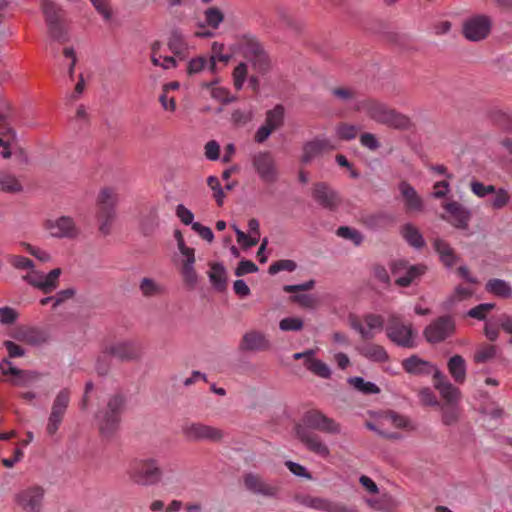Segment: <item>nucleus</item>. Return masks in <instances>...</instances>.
<instances>
[{
	"label": "nucleus",
	"mask_w": 512,
	"mask_h": 512,
	"mask_svg": "<svg viewBox=\"0 0 512 512\" xmlns=\"http://www.w3.org/2000/svg\"><path fill=\"white\" fill-rule=\"evenodd\" d=\"M284 108L281 105L275 106L273 109L267 111L265 124L273 131L283 125Z\"/></svg>",
	"instance_id": "nucleus-38"
},
{
	"label": "nucleus",
	"mask_w": 512,
	"mask_h": 512,
	"mask_svg": "<svg viewBox=\"0 0 512 512\" xmlns=\"http://www.w3.org/2000/svg\"><path fill=\"white\" fill-rule=\"evenodd\" d=\"M139 289L145 297L161 295L164 292V287L162 285L148 277L141 280Z\"/></svg>",
	"instance_id": "nucleus-39"
},
{
	"label": "nucleus",
	"mask_w": 512,
	"mask_h": 512,
	"mask_svg": "<svg viewBox=\"0 0 512 512\" xmlns=\"http://www.w3.org/2000/svg\"><path fill=\"white\" fill-rule=\"evenodd\" d=\"M248 61L252 64L253 68L260 73H265L270 68V60L264 50L259 54L253 56Z\"/></svg>",
	"instance_id": "nucleus-50"
},
{
	"label": "nucleus",
	"mask_w": 512,
	"mask_h": 512,
	"mask_svg": "<svg viewBox=\"0 0 512 512\" xmlns=\"http://www.w3.org/2000/svg\"><path fill=\"white\" fill-rule=\"evenodd\" d=\"M398 189L403 198L405 207L411 212H421L424 209V202L416 189L407 181H402L398 185Z\"/></svg>",
	"instance_id": "nucleus-22"
},
{
	"label": "nucleus",
	"mask_w": 512,
	"mask_h": 512,
	"mask_svg": "<svg viewBox=\"0 0 512 512\" xmlns=\"http://www.w3.org/2000/svg\"><path fill=\"white\" fill-rule=\"evenodd\" d=\"M335 146L328 139H315L309 141L303 146L302 162L309 163L315 157L322 154L325 151L334 150Z\"/></svg>",
	"instance_id": "nucleus-25"
},
{
	"label": "nucleus",
	"mask_w": 512,
	"mask_h": 512,
	"mask_svg": "<svg viewBox=\"0 0 512 512\" xmlns=\"http://www.w3.org/2000/svg\"><path fill=\"white\" fill-rule=\"evenodd\" d=\"M14 338L33 346L45 344L49 339L48 335L44 331L33 328L19 330L14 335Z\"/></svg>",
	"instance_id": "nucleus-29"
},
{
	"label": "nucleus",
	"mask_w": 512,
	"mask_h": 512,
	"mask_svg": "<svg viewBox=\"0 0 512 512\" xmlns=\"http://www.w3.org/2000/svg\"><path fill=\"white\" fill-rule=\"evenodd\" d=\"M387 337L396 345L412 348L414 343V331L411 324H404L399 315L391 314L386 326Z\"/></svg>",
	"instance_id": "nucleus-6"
},
{
	"label": "nucleus",
	"mask_w": 512,
	"mask_h": 512,
	"mask_svg": "<svg viewBox=\"0 0 512 512\" xmlns=\"http://www.w3.org/2000/svg\"><path fill=\"white\" fill-rule=\"evenodd\" d=\"M434 387L449 405H456L460 401V390L449 382L440 370L435 371Z\"/></svg>",
	"instance_id": "nucleus-21"
},
{
	"label": "nucleus",
	"mask_w": 512,
	"mask_h": 512,
	"mask_svg": "<svg viewBox=\"0 0 512 512\" xmlns=\"http://www.w3.org/2000/svg\"><path fill=\"white\" fill-rule=\"evenodd\" d=\"M271 342L265 333L258 330L247 331L239 343L241 352H259L271 349Z\"/></svg>",
	"instance_id": "nucleus-19"
},
{
	"label": "nucleus",
	"mask_w": 512,
	"mask_h": 512,
	"mask_svg": "<svg viewBox=\"0 0 512 512\" xmlns=\"http://www.w3.org/2000/svg\"><path fill=\"white\" fill-rule=\"evenodd\" d=\"M124 403L125 399L121 394H113L109 397L106 407L98 412V426L104 437L112 436L118 429Z\"/></svg>",
	"instance_id": "nucleus-5"
},
{
	"label": "nucleus",
	"mask_w": 512,
	"mask_h": 512,
	"mask_svg": "<svg viewBox=\"0 0 512 512\" xmlns=\"http://www.w3.org/2000/svg\"><path fill=\"white\" fill-rule=\"evenodd\" d=\"M336 134L341 140L351 141L356 138L358 128L352 124L341 123L336 127Z\"/></svg>",
	"instance_id": "nucleus-48"
},
{
	"label": "nucleus",
	"mask_w": 512,
	"mask_h": 512,
	"mask_svg": "<svg viewBox=\"0 0 512 512\" xmlns=\"http://www.w3.org/2000/svg\"><path fill=\"white\" fill-rule=\"evenodd\" d=\"M297 264L295 261L290 259H283L273 262L269 267V274L275 275L280 271H289L292 272L296 269Z\"/></svg>",
	"instance_id": "nucleus-51"
},
{
	"label": "nucleus",
	"mask_w": 512,
	"mask_h": 512,
	"mask_svg": "<svg viewBox=\"0 0 512 512\" xmlns=\"http://www.w3.org/2000/svg\"><path fill=\"white\" fill-rule=\"evenodd\" d=\"M485 289L488 293L502 298H509L512 295L511 285L503 279L493 278L488 280Z\"/></svg>",
	"instance_id": "nucleus-32"
},
{
	"label": "nucleus",
	"mask_w": 512,
	"mask_h": 512,
	"mask_svg": "<svg viewBox=\"0 0 512 512\" xmlns=\"http://www.w3.org/2000/svg\"><path fill=\"white\" fill-rule=\"evenodd\" d=\"M62 271L60 268L51 270L48 274L31 270V273L23 276V280L31 286L38 288L48 294L54 291L58 286V279Z\"/></svg>",
	"instance_id": "nucleus-15"
},
{
	"label": "nucleus",
	"mask_w": 512,
	"mask_h": 512,
	"mask_svg": "<svg viewBox=\"0 0 512 512\" xmlns=\"http://www.w3.org/2000/svg\"><path fill=\"white\" fill-rule=\"evenodd\" d=\"M204 15L207 25L214 29H217L224 20V14L216 7L208 8Z\"/></svg>",
	"instance_id": "nucleus-47"
},
{
	"label": "nucleus",
	"mask_w": 512,
	"mask_h": 512,
	"mask_svg": "<svg viewBox=\"0 0 512 512\" xmlns=\"http://www.w3.org/2000/svg\"><path fill=\"white\" fill-rule=\"evenodd\" d=\"M401 236L415 249H422L426 242L416 226L411 223L404 224L400 229Z\"/></svg>",
	"instance_id": "nucleus-31"
},
{
	"label": "nucleus",
	"mask_w": 512,
	"mask_h": 512,
	"mask_svg": "<svg viewBox=\"0 0 512 512\" xmlns=\"http://www.w3.org/2000/svg\"><path fill=\"white\" fill-rule=\"evenodd\" d=\"M360 355L373 362H386L389 359L388 353L385 348L375 343H367L363 346L357 347Z\"/></svg>",
	"instance_id": "nucleus-28"
},
{
	"label": "nucleus",
	"mask_w": 512,
	"mask_h": 512,
	"mask_svg": "<svg viewBox=\"0 0 512 512\" xmlns=\"http://www.w3.org/2000/svg\"><path fill=\"white\" fill-rule=\"evenodd\" d=\"M494 198L491 201V206L495 210L504 208L510 201V195L507 190L500 188L494 192Z\"/></svg>",
	"instance_id": "nucleus-53"
},
{
	"label": "nucleus",
	"mask_w": 512,
	"mask_h": 512,
	"mask_svg": "<svg viewBox=\"0 0 512 512\" xmlns=\"http://www.w3.org/2000/svg\"><path fill=\"white\" fill-rule=\"evenodd\" d=\"M348 382L358 391L364 394H377L380 388L373 382L365 381L362 377H352Z\"/></svg>",
	"instance_id": "nucleus-43"
},
{
	"label": "nucleus",
	"mask_w": 512,
	"mask_h": 512,
	"mask_svg": "<svg viewBox=\"0 0 512 512\" xmlns=\"http://www.w3.org/2000/svg\"><path fill=\"white\" fill-rule=\"evenodd\" d=\"M247 77V64L239 63L233 71L234 86L237 90H241Z\"/></svg>",
	"instance_id": "nucleus-55"
},
{
	"label": "nucleus",
	"mask_w": 512,
	"mask_h": 512,
	"mask_svg": "<svg viewBox=\"0 0 512 512\" xmlns=\"http://www.w3.org/2000/svg\"><path fill=\"white\" fill-rule=\"evenodd\" d=\"M455 331V322L450 316H441L431 322L423 331L427 342L436 344L450 337Z\"/></svg>",
	"instance_id": "nucleus-10"
},
{
	"label": "nucleus",
	"mask_w": 512,
	"mask_h": 512,
	"mask_svg": "<svg viewBox=\"0 0 512 512\" xmlns=\"http://www.w3.org/2000/svg\"><path fill=\"white\" fill-rule=\"evenodd\" d=\"M127 473L133 483L143 487L156 485L163 478L159 460L153 457L135 460L130 464Z\"/></svg>",
	"instance_id": "nucleus-3"
},
{
	"label": "nucleus",
	"mask_w": 512,
	"mask_h": 512,
	"mask_svg": "<svg viewBox=\"0 0 512 512\" xmlns=\"http://www.w3.org/2000/svg\"><path fill=\"white\" fill-rule=\"evenodd\" d=\"M42 11L47 24L61 21V8L53 0H43Z\"/></svg>",
	"instance_id": "nucleus-37"
},
{
	"label": "nucleus",
	"mask_w": 512,
	"mask_h": 512,
	"mask_svg": "<svg viewBox=\"0 0 512 512\" xmlns=\"http://www.w3.org/2000/svg\"><path fill=\"white\" fill-rule=\"evenodd\" d=\"M181 432L188 441L193 442H220L224 438L221 429L201 422H186L182 425Z\"/></svg>",
	"instance_id": "nucleus-8"
},
{
	"label": "nucleus",
	"mask_w": 512,
	"mask_h": 512,
	"mask_svg": "<svg viewBox=\"0 0 512 512\" xmlns=\"http://www.w3.org/2000/svg\"><path fill=\"white\" fill-rule=\"evenodd\" d=\"M207 185L213 191V197L218 206H222L225 198V193L223 191L219 179L216 176H209L207 178Z\"/></svg>",
	"instance_id": "nucleus-49"
},
{
	"label": "nucleus",
	"mask_w": 512,
	"mask_h": 512,
	"mask_svg": "<svg viewBox=\"0 0 512 512\" xmlns=\"http://www.w3.org/2000/svg\"><path fill=\"white\" fill-rule=\"evenodd\" d=\"M70 395V390L63 388L55 396L46 426L48 435L53 436L58 431L69 406Z\"/></svg>",
	"instance_id": "nucleus-9"
},
{
	"label": "nucleus",
	"mask_w": 512,
	"mask_h": 512,
	"mask_svg": "<svg viewBox=\"0 0 512 512\" xmlns=\"http://www.w3.org/2000/svg\"><path fill=\"white\" fill-rule=\"evenodd\" d=\"M403 369L412 375L421 376L435 374L436 370H439L434 364L426 361L417 355H412L402 361Z\"/></svg>",
	"instance_id": "nucleus-24"
},
{
	"label": "nucleus",
	"mask_w": 512,
	"mask_h": 512,
	"mask_svg": "<svg viewBox=\"0 0 512 512\" xmlns=\"http://www.w3.org/2000/svg\"><path fill=\"white\" fill-rule=\"evenodd\" d=\"M445 210L451 215L450 223L458 229L466 230L471 219V211L465 208L457 201H452L444 205Z\"/></svg>",
	"instance_id": "nucleus-23"
},
{
	"label": "nucleus",
	"mask_w": 512,
	"mask_h": 512,
	"mask_svg": "<svg viewBox=\"0 0 512 512\" xmlns=\"http://www.w3.org/2000/svg\"><path fill=\"white\" fill-rule=\"evenodd\" d=\"M497 348L494 345L483 344L480 345L474 353V361L476 363H486L496 357Z\"/></svg>",
	"instance_id": "nucleus-41"
},
{
	"label": "nucleus",
	"mask_w": 512,
	"mask_h": 512,
	"mask_svg": "<svg viewBox=\"0 0 512 512\" xmlns=\"http://www.w3.org/2000/svg\"><path fill=\"white\" fill-rule=\"evenodd\" d=\"M448 371L454 381L463 384L466 380L467 366L465 359L461 355L452 356L447 363Z\"/></svg>",
	"instance_id": "nucleus-27"
},
{
	"label": "nucleus",
	"mask_w": 512,
	"mask_h": 512,
	"mask_svg": "<svg viewBox=\"0 0 512 512\" xmlns=\"http://www.w3.org/2000/svg\"><path fill=\"white\" fill-rule=\"evenodd\" d=\"M45 228L54 238L75 239L80 234V229L76 225L73 218L69 216H61L54 220H48Z\"/></svg>",
	"instance_id": "nucleus-13"
},
{
	"label": "nucleus",
	"mask_w": 512,
	"mask_h": 512,
	"mask_svg": "<svg viewBox=\"0 0 512 512\" xmlns=\"http://www.w3.org/2000/svg\"><path fill=\"white\" fill-rule=\"evenodd\" d=\"M8 262L17 270H33L35 267L31 259L20 255L9 256Z\"/></svg>",
	"instance_id": "nucleus-52"
},
{
	"label": "nucleus",
	"mask_w": 512,
	"mask_h": 512,
	"mask_svg": "<svg viewBox=\"0 0 512 512\" xmlns=\"http://www.w3.org/2000/svg\"><path fill=\"white\" fill-rule=\"evenodd\" d=\"M252 165L263 182L272 184L278 180L276 161L270 152L264 151L254 154Z\"/></svg>",
	"instance_id": "nucleus-11"
},
{
	"label": "nucleus",
	"mask_w": 512,
	"mask_h": 512,
	"mask_svg": "<svg viewBox=\"0 0 512 512\" xmlns=\"http://www.w3.org/2000/svg\"><path fill=\"white\" fill-rule=\"evenodd\" d=\"M159 225L158 208L151 206L141 219V229L145 235L151 234Z\"/></svg>",
	"instance_id": "nucleus-35"
},
{
	"label": "nucleus",
	"mask_w": 512,
	"mask_h": 512,
	"mask_svg": "<svg viewBox=\"0 0 512 512\" xmlns=\"http://www.w3.org/2000/svg\"><path fill=\"white\" fill-rule=\"evenodd\" d=\"M210 268L208 277L213 288L219 292H223L227 288V272L225 267L221 263H212L210 264Z\"/></svg>",
	"instance_id": "nucleus-30"
},
{
	"label": "nucleus",
	"mask_w": 512,
	"mask_h": 512,
	"mask_svg": "<svg viewBox=\"0 0 512 512\" xmlns=\"http://www.w3.org/2000/svg\"><path fill=\"white\" fill-rule=\"evenodd\" d=\"M49 35L52 39L64 43L69 40L68 33L64 26L61 24V21L49 23L47 24Z\"/></svg>",
	"instance_id": "nucleus-46"
},
{
	"label": "nucleus",
	"mask_w": 512,
	"mask_h": 512,
	"mask_svg": "<svg viewBox=\"0 0 512 512\" xmlns=\"http://www.w3.org/2000/svg\"><path fill=\"white\" fill-rule=\"evenodd\" d=\"M96 11L102 15L104 20L109 21L112 18V10L108 0H90Z\"/></svg>",
	"instance_id": "nucleus-61"
},
{
	"label": "nucleus",
	"mask_w": 512,
	"mask_h": 512,
	"mask_svg": "<svg viewBox=\"0 0 512 512\" xmlns=\"http://www.w3.org/2000/svg\"><path fill=\"white\" fill-rule=\"evenodd\" d=\"M392 272L399 275L395 281L398 286L408 287L414 279L426 272V266L422 264L408 266L406 262L398 261L393 264Z\"/></svg>",
	"instance_id": "nucleus-18"
},
{
	"label": "nucleus",
	"mask_w": 512,
	"mask_h": 512,
	"mask_svg": "<svg viewBox=\"0 0 512 512\" xmlns=\"http://www.w3.org/2000/svg\"><path fill=\"white\" fill-rule=\"evenodd\" d=\"M471 191L478 197L484 198L489 194L496 192V188L493 185H484L480 181H472L470 183Z\"/></svg>",
	"instance_id": "nucleus-57"
},
{
	"label": "nucleus",
	"mask_w": 512,
	"mask_h": 512,
	"mask_svg": "<svg viewBox=\"0 0 512 512\" xmlns=\"http://www.w3.org/2000/svg\"><path fill=\"white\" fill-rule=\"evenodd\" d=\"M176 216L180 219V221L184 225H191L195 224L194 220V214L190 209L185 207L183 204H179L176 207Z\"/></svg>",
	"instance_id": "nucleus-64"
},
{
	"label": "nucleus",
	"mask_w": 512,
	"mask_h": 512,
	"mask_svg": "<svg viewBox=\"0 0 512 512\" xmlns=\"http://www.w3.org/2000/svg\"><path fill=\"white\" fill-rule=\"evenodd\" d=\"M295 500L302 506L310 507L315 510L324 512H354L353 509L345 506L342 503L334 502L321 497H314L311 495H299Z\"/></svg>",
	"instance_id": "nucleus-16"
},
{
	"label": "nucleus",
	"mask_w": 512,
	"mask_h": 512,
	"mask_svg": "<svg viewBox=\"0 0 512 512\" xmlns=\"http://www.w3.org/2000/svg\"><path fill=\"white\" fill-rule=\"evenodd\" d=\"M491 26L492 22L488 16H473L464 22L463 35L469 41L478 42L488 37Z\"/></svg>",
	"instance_id": "nucleus-12"
},
{
	"label": "nucleus",
	"mask_w": 512,
	"mask_h": 512,
	"mask_svg": "<svg viewBox=\"0 0 512 512\" xmlns=\"http://www.w3.org/2000/svg\"><path fill=\"white\" fill-rule=\"evenodd\" d=\"M373 121L397 130H407L412 126L408 116L376 100H365L358 106Z\"/></svg>",
	"instance_id": "nucleus-2"
},
{
	"label": "nucleus",
	"mask_w": 512,
	"mask_h": 512,
	"mask_svg": "<svg viewBox=\"0 0 512 512\" xmlns=\"http://www.w3.org/2000/svg\"><path fill=\"white\" fill-rule=\"evenodd\" d=\"M494 307H495L494 303H482V304H479V305L475 306L474 308L470 309L467 312V315L471 318L483 320V319H485L486 314L489 311H491L492 309H494Z\"/></svg>",
	"instance_id": "nucleus-56"
},
{
	"label": "nucleus",
	"mask_w": 512,
	"mask_h": 512,
	"mask_svg": "<svg viewBox=\"0 0 512 512\" xmlns=\"http://www.w3.org/2000/svg\"><path fill=\"white\" fill-rule=\"evenodd\" d=\"M433 246L440 257L441 262L447 268L453 267L459 261V256L445 240L437 238L434 240Z\"/></svg>",
	"instance_id": "nucleus-26"
},
{
	"label": "nucleus",
	"mask_w": 512,
	"mask_h": 512,
	"mask_svg": "<svg viewBox=\"0 0 512 512\" xmlns=\"http://www.w3.org/2000/svg\"><path fill=\"white\" fill-rule=\"evenodd\" d=\"M279 328L282 331H299L303 328V321L296 317H287L280 321Z\"/></svg>",
	"instance_id": "nucleus-58"
},
{
	"label": "nucleus",
	"mask_w": 512,
	"mask_h": 512,
	"mask_svg": "<svg viewBox=\"0 0 512 512\" xmlns=\"http://www.w3.org/2000/svg\"><path fill=\"white\" fill-rule=\"evenodd\" d=\"M303 423L304 427H296L297 438L310 452L322 458H328L330 456L328 445L318 434L310 430H316L327 435H340L342 425L317 409L307 411L303 415Z\"/></svg>",
	"instance_id": "nucleus-1"
},
{
	"label": "nucleus",
	"mask_w": 512,
	"mask_h": 512,
	"mask_svg": "<svg viewBox=\"0 0 512 512\" xmlns=\"http://www.w3.org/2000/svg\"><path fill=\"white\" fill-rule=\"evenodd\" d=\"M360 144L369 149L370 151H376L380 148V142L377 137L369 132L362 133L359 138Z\"/></svg>",
	"instance_id": "nucleus-59"
},
{
	"label": "nucleus",
	"mask_w": 512,
	"mask_h": 512,
	"mask_svg": "<svg viewBox=\"0 0 512 512\" xmlns=\"http://www.w3.org/2000/svg\"><path fill=\"white\" fill-rule=\"evenodd\" d=\"M205 68L215 72L216 58L214 56H211L208 60L202 56L191 59L188 63L187 72L192 75L203 71Z\"/></svg>",
	"instance_id": "nucleus-33"
},
{
	"label": "nucleus",
	"mask_w": 512,
	"mask_h": 512,
	"mask_svg": "<svg viewBox=\"0 0 512 512\" xmlns=\"http://www.w3.org/2000/svg\"><path fill=\"white\" fill-rule=\"evenodd\" d=\"M18 318V312L11 307L5 306L0 308V323L2 325H11Z\"/></svg>",
	"instance_id": "nucleus-60"
},
{
	"label": "nucleus",
	"mask_w": 512,
	"mask_h": 512,
	"mask_svg": "<svg viewBox=\"0 0 512 512\" xmlns=\"http://www.w3.org/2000/svg\"><path fill=\"white\" fill-rule=\"evenodd\" d=\"M336 234L339 237L352 241L356 246H359L363 242V235L358 230L348 226L339 227Z\"/></svg>",
	"instance_id": "nucleus-45"
},
{
	"label": "nucleus",
	"mask_w": 512,
	"mask_h": 512,
	"mask_svg": "<svg viewBox=\"0 0 512 512\" xmlns=\"http://www.w3.org/2000/svg\"><path fill=\"white\" fill-rule=\"evenodd\" d=\"M186 47L187 44L182 33L179 30H173L168 40L169 50L175 55H180L184 53Z\"/></svg>",
	"instance_id": "nucleus-40"
},
{
	"label": "nucleus",
	"mask_w": 512,
	"mask_h": 512,
	"mask_svg": "<svg viewBox=\"0 0 512 512\" xmlns=\"http://www.w3.org/2000/svg\"><path fill=\"white\" fill-rule=\"evenodd\" d=\"M443 414H442V421L445 425H452L457 422L459 417L458 409L455 407V405H450L448 407L442 408Z\"/></svg>",
	"instance_id": "nucleus-63"
},
{
	"label": "nucleus",
	"mask_w": 512,
	"mask_h": 512,
	"mask_svg": "<svg viewBox=\"0 0 512 512\" xmlns=\"http://www.w3.org/2000/svg\"><path fill=\"white\" fill-rule=\"evenodd\" d=\"M240 49L247 60L264 50L260 42L253 36H243L240 42Z\"/></svg>",
	"instance_id": "nucleus-34"
},
{
	"label": "nucleus",
	"mask_w": 512,
	"mask_h": 512,
	"mask_svg": "<svg viewBox=\"0 0 512 512\" xmlns=\"http://www.w3.org/2000/svg\"><path fill=\"white\" fill-rule=\"evenodd\" d=\"M182 276L184 283L189 289H194L198 282V275L194 269V265H183Z\"/></svg>",
	"instance_id": "nucleus-54"
},
{
	"label": "nucleus",
	"mask_w": 512,
	"mask_h": 512,
	"mask_svg": "<svg viewBox=\"0 0 512 512\" xmlns=\"http://www.w3.org/2000/svg\"><path fill=\"white\" fill-rule=\"evenodd\" d=\"M312 197L322 208L329 211H336L342 204L339 193L326 182L314 184Z\"/></svg>",
	"instance_id": "nucleus-14"
},
{
	"label": "nucleus",
	"mask_w": 512,
	"mask_h": 512,
	"mask_svg": "<svg viewBox=\"0 0 512 512\" xmlns=\"http://www.w3.org/2000/svg\"><path fill=\"white\" fill-rule=\"evenodd\" d=\"M243 484L246 490L255 495L275 498L279 493L276 485L266 482L260 475L251 472L243 476Z\"/></svg>",
	"instance_id": "nucleus-17"
},
{
	"label": "nucleus",
	"mask_w": 512,
	"mask_h": 512,
	"mask_svg": "<svg viewBox=\"0 0 512 512\" xmlns=\"http://www.w3.org/2000/svg\"><path fill=\"white\" fill-rule=\"evenodd\" d=\"M306 368L311 371L313 374L324 378L329 379L331 377V370L323 361L312 357L308 359L306 364Z\"/></svg>",
	"instance_id": "nucleus-42"
},
{
	"label": "nucleus",
	"mask_w": 512,
	"mask_h": 512,
	"mask_svg": "<svg viewBox=\"0 0 512 512\" xmlns=\"http://www.w3.org/2000/svg\"><path fill=\"white\" fill-rule=\"evenodd\" d=\"M364 322L367 330L372 332L373 329L382 330L384 327V319L381 315L367 314L364 316Z\"/></svg>",
	"instance_id": "nucleus-62"
},
{
	"label": "nucleus",
	"mask_w": 512,
	"mask_h": 512,
	"mask_svg": "<svg viewBox=\"0 0 512 512\" xmlns=\"http://www.w3.org/2000/svg\"><path fill=\"white\" fill-rule=\"evenodd\" d=\"M105 352L121 361H133L140 358L141 347L134 341H120L108 346Z\"/></svg>",
	"instance_id": "nucleus-20"
},
{
	"label": "nucleus",
	"mask_w": 512,
	"mask_h": 512,
	"mask_svg": "<svg viewBox=\"0 0 512 512\" xmlns=\"http://www.w3.org/2000/svg\"><path fill=\"white\" fill-rule=\"evenodd\" d=\"M0 190L5 193H19L23 186L16 176L3 173L0 175Z\"/></svg>",
	"instance_id": "nucleus-36"
},
{
	"label": "nucleus",
	"mask_w": 512,
	"mask_h": 512,
	"mask_svg": "<svg viewBox=\"0 0 512 512\" xmlns=\"http://www.w3.org/2000/svg\"><path fill=\"white\" fill-rule=\"evenodd\" d=\"M118 203V194L109 187L100 190L97 199L96 217L99 222V230L103 235L111 233L112 224L116 219V205Z\"/></svg>",
	"instance_id": "nucleus-4"
},
{
	"label": "nucleus",
	"mask_w": 512,
	"mask_h": 512,
	"mask_svg": "<svg viewBox=\"0 0 512 512\" xmlns=\"http://www.w3.org/2000/svg\"><path fill=\"white\" fill-rule=\"evenodd\" d=\"M45 489L34 485L26 487L13 496L15 505L24 512H41L44 506Z\"/></svg>",
	"instance_id": "nucleus-7"
},
{
	"label": "nucleus",
	"mask_w": 512,
	"mask_h": 512,
	"mask_svg": "<svg viewBox=\"0 0 512 512\" xmlns=\"http://www.w3.org/2000/svg\"><path fill=\"white\" fill-rule=\"evenodd\" d=\"M369 224L374 228H385L395 223L393 215L388 213H377L369 217Z\"/></svg>",
	"instance_id": "nucleus-44"
}]
</instances>
